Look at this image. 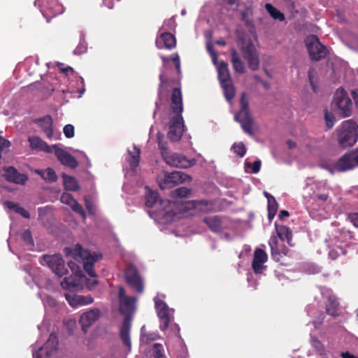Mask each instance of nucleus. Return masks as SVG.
Here are the masks:
<instances>
[{
	"label": "nucleus",
	"instance_id": "f257e3e1",
	"mask_svg": "<svg viewBox=\"0 0 358 358\" xmlns=\"http://www.w3.org/2000/svg\"><path fill=\"white\" fill-rule=\"evenodd\" d=\"M171 110L175 114L171 119V124L168 133L170 141L176 142L179 141L184 132V120L181 115L183 110L181 90L175 87L172 92Z\"/></svg>",
	"mask_w": 358,
	"mask_h": 358
},
{
	"label": "nucleus",
	"instance_id": "f03ea898",
	"mask_svg": "<svg viewBox=\"0 0 358 358\" xmlns=\"http://www.w3.org/2000/svg\"><path fill=\"white\" fill-rule=\"evenodd\" d=\"M120 301V313L125 315L122 324L120 329V338L122 343L127 348L128 352L131 351V342L130 338V331L131 327V317L129 315L134 309L136 298L128 296L122 299Z\"/></svg>",
	"mask_w": 358,
	"mask_h": 358
},
{
	"label": "nucleus",
	"instance_id": "7ed1b4c3",
	"mask_svg": "<svg viewBox=\"0 0 358 358\" xmlns=\"http://www.w3.org/2000/svg\"><path fill=\"white\" fill-rule=\"evenodd\" d=\"M237 43L249 68L256 71L259 68V53L248 34L238 32Z\"/></svg>",
	"mask_w": 358,
	"mask_h": 358
},
{
	"label": "nucleus",
	"instance_id": "20e7f679",
	"mask_svg": "<svg viewBox=\"0 0 358 358\" xmlns=\"http://www.w3.org/2000/svg\"><path fill=\"white\" fill-rule=\"evenodd\" d=\"M358 126L352 120L343 122L341 127L337 129L338 142L341 147H351L357 141Z\"/></svg>",
	"mask_w": 358,
	"mask_h": 358
},
{
	"label": "nucleus",
	"instance_id": "39448f33",
	"mask_svg": "<svg viewBox=\"0 0 358 358\" xmlns=\"http://www.w3.org/2000/svg\"><path fill=\"white\" fill-rule=\"evenodd\" d=\"M240 104L241 108L235 115V120L241 124L245 133L252 136L253 135V119L249 111V101L245 92L241 94Z\"/></svg>",
	"mask_w": 358,
	"mask_h": 358
},
{
	"label": "nucleus",
	"instance_id": "423d86ee",
	"mask_svg": "<svg viewBox=\"0 0 358 358\" xmlns=\"http://www.w3.org/2000/svg\"><path fill=\"white\" fill-rule=\"evenodd\" d=\"M158 145L160 149L162 158L169 166L187 169L192 166L195 163L194 160H190L182 155L170 153L168 148H166L159 141Z\"/></svg>",
	"mask_w": 358,
	"mask_h": 358
},
{
	"label": "nucleus",
	"instance_id": "0eeeda50",
	"mask_svg": "<svg viewBox=\"0 0 358 358\" xmlns=\"http://www.w3.org/2000/svg\"><path fill=\"white\" fill-rule=\"evenodd\" d=\"M305 42L312 60L320 61L326 57L327 52V48L320 43L317 36L310 35L308 36Z\"/></svg>",
	"mask_w": 358,
	"mask_h": 358
},
{
	"label": "nucleus",
	"instance_id": "6e6552de",
	"mask_svg": "<svg viewBox=\"0 0 358 358\" xmlns=\"http://www.w3.org/2000/svg\"><path fill=\"white\" fill-rule=\"evenodd\" d=\"M41 264L48 266L59 277H62L68 273L64 260L60 255H44L41 258Z\"/></svg>",
	"mask_w": 358,
	"mask_h": 358
},
{
	"label": "nucleus",
	"instance_id": "1a4fd4ad",
	"mask_svg": "<svg viewBox=\"0 0 358 358\" xmlns=\"http://www.w3.org/2000/svg\"><path fill=\"white\" fill-rule=\"evenodd\" d=\"M76 255L83 259V268L86 273L92 278H96L97 275L94 270V264L101 258V255L91 254L82 248L80 245L76 247Z\"/></svg>",
	"mask_w": 358,
	"mask_h": 358
},
{
	"label": "nucleus",
	"instance_id": "9d476101",
	"mask_svg": "<svg viewBox=\"0 0 358 358\" xmlns=\"http://www.w3.org/2000/svg\"><path fill=\"white\" fill-rule=\"evenodd\" d=\"M333 104L338 110L343 117L351 115L352 101L343 89L337 90L334 95Z\"/></svg>",
	"mask_w": 358,
	"mask_h": 358
},
{
	"label": "nucleus",
	"instance_id": "9b49d317",
	"mask_svg": "<svg viewBox=\"0 0 358 358\" xmlns=\"http://www.w3.org/2000/svg\"><path fill=\"white\" fill-rule=\"evenodd\" d=\"M124 276L127 283L135 289L138 293H142L144 290L143 280L138 268L133 264H129L124 271Z\"/></svg>",
	"mask_w": 358,
	"mask_h": 358
},
{
	"label": "nucleus",
	"instance_id": "f8f14e48",
	"mask_svg": "<svg viewBox=\"0 0 358 358\" xmlns=\"http://www.w3.org/2000/svg\"><path fill=\"white\" fill-rule=\"evenodd\" d=\"M358 166V148L344 154L335 164L339 171H346Z\"/></svg>",
	"mask_w": 358,
	"mask_h": 358
},
{
	"label": "nucleus",
	"instance_id": "ddd939ff",
	"mask_svg": "<svg viewBox=\"0 0 358 358\" xmlns=\"http://www.w3.org/2000/svg\"><path fill=\"white\" fill-rule=\"evenodd\" d=\"M187 178L189 176L181 171L165 172L163 179L159 182V185L162 189L172 188L185 181Z\"/></svg>",
	"mask_w": 358,
	"mask_h": 358
},
{
	"label": "nucleus",
	"instance_id": "4468645a",
	"mask_svg": "<svg viewBox=\"0 0 358 358\" xmlns=\"http://www.w3.org/2000/svg\"><path fill=\"white\" fill-rule=\"evenodd\" d=\"M58 343L56 334H50L49 339L43 346L41 347L38 352L33 353V358H49L53 352L57 351Z\"/></svg>",
	"mask_w": 358,
	"mask_h": 358
},
{
	"label": "nucleus",
	"instance_id": "2eb2a0df",
	"mask_svg": "<svg viewBox=\"0 0 358 358\" xmlns=\"http://www.w3.org/2000/svg\"><path fill=\"white\" fill-rule=\"evenodd\" d=\"M3 176L6 180L9 182L24 185L29 180L28 175L20 173L14 166L3 167Z\"/></svg>",
	"mask_w": 358,
	"mask_h": 358
},
{
	"label": "nucleus",
	"instance_id": "dca6fc26",
	"mask_svg": "<svg viewBox=\"0 0 358 358\" xmlns=\"http://www.w3.org/2000/svg\"><path fill=\"white\" fill-rule=\"evenodd\" d=\"M271 248L272 258L275 262H280L283 256H287L289 253V248L283 243H279L276 236H271L268 241Z\"/></svg>",
	"mask_w": 358,
	"mask_h": 358
},
{
	"label": "nucleus",
	"instance_id": "f3484780",
	"mask_svg": "<svg viewBox=\"0 0 358 358\" xmlns=\"http://www.w3.org/2000/svg\"><path fill=\"white\" fill-rule=\"evenodd\" d=\"M52 148L61 164L71 169H76L78 166L76 159L71 154L59 148L57 145H53Z\"/></svg>",
	"mask_w": 358,
	"mask_h": 358
},
{
	"label": "nucleus",
	"instance_id": "a211bd4d",
	"mask_svg": "<svg viewBox=\"0 0 358 358\" xmlns=\"http://www.w3.org/2000/svg\"><path fill=\"white\" fill-rule=\"evenodd\" d=\"M155 308L157 315L161 320L159 329L165 331L169 327L170 323V315L168 306L163 301L158 300L155 301Z\"/></svg>",
	"mask_w": 358,
	"mask_h": 358
},
{
	"label": "nucleus",
	"instance_id": "6ab92c4d",
	"mask_svg": "<svg viewBox=\"0 0 358 358\" xmlns=\"http://www.w3.org/2000/svg\"><path fill=\"white\" fill-rule=\"evenodd\" d=\"M268 255L266 252L261 249L257 248L255 250L252 267L256 274H260L263 273L264 269L266 266L264 264L267 261Z\"/></svg>",
	"mask_w": 358,
	"mask_h": 358
},
{
	"label": "nucleus",
	"instance_id": "aec40b11",
	"mask_svg": "<svg viewBox=\"0 0 358 358\" xmlns=\"http://www.w3.org/2000/svg\"><path fill=\"white\" fill-rule=\"evenodd\" d=\"M99 317V310L97 309L90 310L81 315L79 322L82 330L86 333L88 328L92 326Z\"/></svg>",
	"mask_w": 358,
	"mask_h": 358
},
{
	"label": "nucleus",
	"instance_id": "412c9836",
	"mask_svg": "<svg viewBox=\"0 0 358 358\" xmlns=\"http://www.w3.org/2000/svg\"><path fill=\"white\" fill-rule=\"evenodd\" d=\"M34 122L38 125L47 138L51 139L53 136L52 119L49 115L35 119Z\"/></svg>",
	"mask_w": 358,
	"mask_h": 358
},
{
	"label": "nucleus",
	"instance_id": "4be33fe9",
	"mask_svg": "<svg viewBox=\"0 0 358 358\" xmlns=\"http://www.w3.org/2000/svg\"><path fill=\"white\" fill-rule=\"evenodd\" d=\"M60 201L62 203L69 206L71 209L82 215L83 218L85 217V212L82 206L73 198L72 194L64 192L62 194Z\"/></svg>",
	"mask_w": 358,
	"mask_h": 358
},
{
	"label": "nucleus",
	"instance_id": "5701e85b",
	"mask_svg": "<svg viewBox=\"0 0 358 358\" xmlns=\"http://www.w3.org/2000/svg\"><path fill=\"white\" fill-rule=\"evenodd\" d=\"M65 297L70 306L74 308H76L78 306L91 304L94 301L91 296H71L69 294H66Z\"/></svg>",
	"mask_w": 358,
	"mask_h": 358
},
{
	"label": "nucleus",
	"instance_id": "b1692460",
	"mask_svg": "<svg viewBox=\"0 0 358 358\" xmlns=\"http://www.w3.org/2000/svg\"><path fill=\"white\" fill-rule=\"evenodd\" d=\"M28 141L31 149H38L47 153H51L53 151L52 146L49 145L38 136L29 137Z\"/></svg>",
	"mask_w": 358,
	"mask_h": 358
},
{
	"label": "nucleus",
	"instance_id": "393cba45",
	"mask_svg": "<svg viewBox=\"0 0 358 358\" xmlns=\"http://www.w3.org/2000/svg\"><path fill=\"white\" fill-rule=\"evenodd\" d=\"M275 227L278 237L280 239V241L284 242L286 241L288 245H292V234L289 228L284 225L277 224V223L275 224Z\"/></svg>",
	"mask_w": 358,
	"mask_h": 358
},
{
	"label": "nucleus",
	"instance_id": "a878e982",
	"mask_svg": "<svg viewBox=\"0 0 358 358\" xmlns=\"http://www.w3.org/2000/svg\"><path fill=\"white\" fill-rule=\"evenodd\" d=\"M231 62L234 71L239 73L245 72L244 63L241 59L240 56L234 48H231Z\"/></svg>",
	"mask_w": 358,
	"mask_h": 358
},
{
	"label": "nucleus",
	"instance_id": "bb28decb",
	"mask_svg": "<svg viewBox=\"0 0 358 358\" xmlns=\"http://www.w3.org/2000/svg\"><path fill=\"white\" fill-rule=\"evenodd\" d=\"M61 286L64 289L75 291L80 287V281L73 275L65 277L61 282Z\"/></svg>",
	"mask_w": 358,
	"mask_h": 358
},
{
	"label": "nucleus",
	"instance_id": "cd10ccee",
	"mask_svg": "<svg viewBox=\"0 0 358 358\" xmlns=\"http://www.w3.org/2000/svg\"><path fill=\"white\" fill-rule=\"evenodd\" d=\"M218 78L220 83H229L231 81V75L228 64L225 62H221L218 67Z\"/></svg>",
	"mask_w": 358,
	"mask_h": 358
},
{
	"label": "nucleus",
	"instance_id": "c85d7f7f",
	"mask_svg": "<svg viewBox=\"0 0 358 358\" xmlns=\"http://www.w3.org/2000/svg\"><path fill=\"white\" fill-rule=\"evenodd\" d=\"M203 222L213 232H220L222 229L221 220L217 216L205 217L203 219Z\"/></svg>",
	"mask_w": 358,
	"mask_h": 358
},
{
	"label": "nucleus",
	"instance_id": "c756f323",
	"mask_svg": "<svg viewBox=\"0 0 358 358\" xmlns=\"http://www.w3.org/2000/svg\"><path fill=\"white\" fill-rule=\"evenodd\" d=\"M162 205V200L159 197L157 192L149 189L145 196V206L148 208H153L157 203Z\"/></svg>",
	"mask_w": 358,
	"mask_h": 358
},
{
	"label": "nucleus",
	"instance_id": "7c9ffc66",
	"mask_svg": "<svg viewBox=\"0 0 358 358\" xmlns=\"http://www.w3.org/2000/svg\"><path fill=\"white\" fill-rule=\"evenodd\" d=\"M35 172L48 182H54L57 180V176L52 168H48L45 170L36 169Z\"/></svg>",
	"mask_w": 358,
	"mask_h": 358
},
{
	"label": "nucleus",
	"instance_id": "2f4dec72",
	"mask_svg": "<svg viewBox=\"0 0 358 358\" xmlns=\"http://www.w3.org/2000/svg\"><path fill=\"white\" fill-rule=\"evenodd\" d=\"M140 154L141 150L136 145L134 146L133 151H129V159H128V162L131 169L134 170L138 166L140 162Z\"/></svg>",
	"mask_w": 358,
	"mask_h": 358
},
{
	"label": "nucleus",
	"instance_id": "473e14b6",
	"mask_svg": "<svg viewBox=\"0 0 358 358\" xmlns=\"http://www.w3.org/2000/svg\"><path fill=\"white\" fill-rule=\"evenodd\" d=\"M64 189L68 191H77L79 189L78 182L76 178L63 175Z\"/></svg>",
	"mask_w": 358,
	"mask_h": 358
},
{
	"label": "nucleus",
	"instance_id": "72a5a7b5",
	"mask_svg": "<svg viewBox=\"0 0 358 358\" xmlns=\"http://www.w3.org/2000/svg\"><path fill=\"white\" fill-rule=\"evenodd\" d=\"M160 39L163 41L166 48L171 50L176 47V39L172 34L169 32L162 33L160 35Z\"/></svg>",
	"mask_w": 358,
	"mask_h": 358
},
{
	"label": "nucleus",
	"instance_id": "f704fd0d",
	"mask_svg": "<svg viewBox=\"0 0 358 358\" xmlns=\"http://www.w3.org/2000/svg\"><path fill=\"white\" fill-rule=\"evenodd\" d=\"M338 306L339 303L336 299L329 298V303L326 306V313L334 317H338Z\"/></svg>",
	"mask_w": 358,
	"mask_h": 358
},
{
	"label": "nucleus",
	"instance_id": "c9c22d12",
	"mask_svg": "<svg viewBox=\"0 0 358 358\" xmlns=\"http://www.w3.org/2000/svg\"><path fill=\"white\" fill-rule=\"evenodd\" d=\"M278 203L275 199L273 196L268 198V218L269 220L273 219L278 211Z\"/></svg>",
	"mask_w": 358,
	"mask_h": 358
},
{
	"label": "nucleus",
	"instance_id": "e433bc0d",
	"mask_svg": "<svg viewBox=\"0 0 358 358\" xmlns=\"http://www.w3.org/2000/svg\"><path fill=\"white\" fill-rule=\"evenodd\" d=\"M224 90V94L226 99L228 101H231L235 96V87L231 83V81L229 83H220Z\"/></svg>",
	"mask_w": 358,
	"mask_h": 358
},
{
	"label": "nucleus",
	"instance_id": "4c0bfd02",
	"mask_svg": "<svg viewBox=\"0 0 358 358\" xmlns=\"http://www.w3.org/2000/svg\"><path fill=\"white\" fill-rule=\"evenodd\" d=\"M265 8L274 20H278L279 21H283L285 20L284 14L271 3H266Z\"/></svg>",
	"mask_w": 358,
	"mask_h": 358
},
{
	"label": "nucleus",
	"instance_id": "58836bf2",
	"mask_svg": "<svg viewBox=\"0 0 358 358\" xmlns=\"http://www.w3.org/2000/svg\"><path fill=\"white\" fill-rule=\"evenodd\" d=\"M346 254L347 250L338 245L331 248L329 252V256L333 260L336 259L341 255H345Z\"/></svg>",
	"mask_w": 358,
	"mask_h": 358
},
{
	"label": "nucleus",
	"instance_id": "ea45409f",
	"mask_svg": "<svg viewBox=\"0 0 358 358\" xmlns=\"http://www.w3.org/2000/svg\"><path fill=\"white\" fill-rule=\"evenodd\" d=\"M231 149L237 155L241 157H243L246 153L245 145L242 142L234 143Z\"/></svg>",
	"mask_w": 358,
	"mask_h": 358
},
{
	"label": "nucleus",
	"instance_id": "a19ab883",
	"mask_svg": "<svg viewBox=\"0 0 358 358\" xmlns=\"http://www.w3.org/2000/svg\"><path fill=\"white\" fill-rule=\"evenodd\" d=\"M190 189L185 187H179L173 192V196L180 198H187L190 194Z\"/></svg>",
	"mask_w": 358,
	"mask_h": 358
},
{
	"label": "nucleus",
	"instance_id": "79ce46f5",
	"mask_svg": "<svg viewBox=\"0 0 358 358\" xmlns=\"http://www.w3.org/2000/svg\"><path fill=\"white\" fill-rule=\"evenodd\" d=\"M21 238L28 245L31 247L34 245L32 234L29 229L24 230L21 234Z\"/></svg>",
	"mask_w": 358,
	"mask_h": 358
},
{
	"label": "nucleus",
	"instance_id": "37998d69",
	"mask_svg": "<svg viewBox=\"0 0 358 358\" xmlns=\"http://www.w3.org/2000/svg\"><path fill=\"white\" fill-rule=\"evenodd\" d=\"M324 119L327 129H331L334 127L335 122L334 116L331 113H328L327 110H326L324 113Z\"/></svg>",
	"mask_w": 358,
	"mask_h": 358
},
{
	"label": "nucleus",
	"instance_id": "c03bdc74",
	"mask_svg": "<svg viewBox=\"0 0 358 358\" xmlns=\"http://www.w3.org/2000/svg\"><path fill=\"white\" fill-rule=\"evenodd\" d=\"M312 346L320 353H322L324 350V346L322 342L316 337H313L311 339Z\"/></svg>",
	"mask_w": 358,
	"mask_h": 358
},
{
	"label": "nucleus",
	"instance_id": "a18cd8bd",
	"mask_svg": "<svg viewBox=\"0 0 358 358\" xmlns=\"http://www.w3.org/2000/svg\"><path fill=\"white\" fill-rule=\"evenodd\" d=\"M154 352V358H166L162 353L163 346L160 343H155L153 345Z\"/></svg>",
	"mask_w": 358,
	"mask_h": 358
},
{
	"label": "nucleus",
	"instance_id": "49530a36",
	"mask_svg": "<svg viewBox=\"0 0 358 358\" xmlns=\"http://www.w3.org/2000/svg\"><path fill=\"white\" fill-rule=\"evenodd\" d=\"M261 164L260 160H256L253 163L246 162L245 165L248 167L252 168V172L253 173H257L260 170Z\"/></svg>",
	"mask_w": 358,
	"mask_h": 358
},
{
	"label": "nucleus",
	"instance_id": "de8ad7c7",
	"mask_svg": "<svg viewBox=\"0 0 358 358\" xmlns=\"http://www.w3.org/2000/svg\"><path fill=\"white\" fill-rule=\"evenodd\" d=\"M63 131L67 138H71L74 136V127L72 124L65 125Z\"/></svg>",
	"mask_w": 358,
	"mask_h": 358
},
{
	"label": "nucleus",
	"instance_id": "09e8293b",
	"mask_svg": "<svg viewBox=\"0 0 358 358\" xmlns=\"http://www.w3.org/2000/svg\"><path fill=\"white\" fill-rule=\"evenodd\" d=\"M143 337L145 340L146 343H150L157 340L159 336L157 333H147L143 334Z\"/></svg>",
	"mask_w": 358,
	"mask_h": 358
},
{
	"label": "nucleus",
	"instance_id": "8fccbe9b",
	"mask_svg": "<svg viewBox=\"0 0 358 358\" xmlns=\"http://www.w3.org/2000/svg\"><path fill=\"white\" fill-rule=\"evenodd\" d=\"M68 265H69V268L71 269V271L73 272H75L78 276H79V277L83 276L82 271L79 269V267L77 266L76 262L71 261L68 263Z\"/></svg>",
	"mask_w": 358,
	"mask_h": 358
},
{
	"label": "nucleus",
	"instance_id": "3c124183",
	"mask_svg": "<svg viewBox=\"0 0 358 358\" xmlns=\"http://www.w3.org/2000/svg\"><path fill=\"white\" fill-rule=\"evenodd\" d=\"M87 51V46L85 44L80 43L74 50V54L81 55Z\"/></svg>",
	"mask_w": 358,
	"mask_h": 358
},
{
	"label": "nucleus",
	"instance_id": "603ef678",
	"mask_svg": "<svg viewBox=\"0 0 358 358\" xmlns=\"http://www.w3.org/2000/svg\"><path fill=\"white\" fill-rule=\"evenodd\" d=\"M348 218L353 225L358 228V213H352L348 215Z\"/></svg>",
	"mask_w": 358,
	"mask_h": 358
},
{
	"label": "nucleus",
	"instance_id": "864d4df0",
	"mask_svg": "<svg viewBox=\"0 0 358 358\" xmlns=\"http://www.w3.org/2000/svg\"><path fill=\"white\" fill-rule=\"evenodd\" d=\"M11 145V143L10 141L4 138L2 136H0V147L1 148V150H3L4 148H8Z\"/></svg>",
	"mask_w": 358,
	"mask_h": 358
},
{
	"label": "nucleus",
	"instance_id": "5fc2aeb1",
	"mask_svg": "<svg viewBox=\"0 0 358 358\" xmlns=\"http://www.w3.org/2000/svg\"><path fill=\"white\" fill-rule=\"evenodd\" d=\"M16 213L20 214L24 218L29 219L30 217L29 213L27 210H26L24 208H22L20 206L19 208H17Z\"/></svg>",
	"mask_w": 358,
	"mask_h": 358
},
{
	"label": "nucleus",
	"instance_id": "6e6d98bb",
	"mask_svg": "<svg viewBox=\"0 0 358 358\" xmlns=\"http://www.w3.org/2000/svg\"><path fill=\"white\" fill-rule=\"evenodd\" d=\"M241 20L245 22L247 26L250 27L252 25V20L248 17L246 12L241 13Z\"/></svg>",
	"mask_w": 358,
	"mask_h": 358
},
{
	"label": "nucleus",
	"instance_id": "4d7b16f0",
	"mask_svg": "<svg viewBox=\"0 0 358 358\" xmlns=\"http://www.w3.org/2000/svg\"><path fill=\"white\" fill-rule=\"evenodd\" d=\"M59 69H60V71L65 73L66 75H68L69 74V72H73V69L72 67L71 66H67V67H65V68H63L62 66H63V64L62 63H58L57 64Z\"/></svg>",
	"mask_w": 358,
	"mask_h": 358
},
{
	"label": "nucleus",
	"instance_id": "13d9d810",
	"mask_svg": "<svg viewBox=\"0 0 358 358\" xmlns=\"http://www.w3.org/2000/svg\"><path fill=\"white\" fill-rule=\"evenodd\" d=\"M5 206L10 209V210H15V212L16 213V210H17V208H19L20 206H18V204L13 202V201H7L5 202Z\"/></svg>",
	"mask_w": 358,
	"mask_h": 358
},
{
	"label": "nucleus",
	"instance_id": "bf43d9fd",
	"mask_svg": "<svg viewBox=\"0 0 358 358\" xmlns=\"http://www.w3.org/2000/svg\"><path fill=\"white\" fill-rule=\"evenodd\" d=\"M5 206L10 209V210H15V212L16 213V210H17V208H19L20 206H18V204L13 202V201H7L5 202Z\"/></svg>",
	"mask_w": 358,
	"mask_h": 358
},
{
	"label": "nucleus",
	"instance_id": "052dcab7",
	"mask_svg": "<svg viewBox=\"0 0 358 358\" xmlns=\"http://www.w3.org/2000/svg\"><path fill=\"white\" fill-rule=\"evenodd\" d=\"M172 61L175 64L176 68L178 73L180 71V58L178 55H176L172 57Z\"/></svg>",
	"mask_w": 358,
	"mask_h": 358
},
{
	"label": "nucleus",
	"instance_id": "680f3d73",
	"mask_svg": "<svg viewBox=\"0 0 358 358\" xmlns=\"http://www.w3.org/2000/svg\"><path fill=\"white\" fill-rule=\"evenodd\" d=\"M159 80H160V84H159V90H158V96H159V97L160 98V99H162V86H163V85H164V75H163V74H160V76H159Z\"/></svg>",
	"mask_w": 358,
	"mask_h": 358
},
{
	"label": "nucleus",
	"instance_id": "e2e57ef3",
	"mask_svg": "<svg viewBox=\"0 0 358 358\" xmlns=\"http://www.w3.org/2000/svg\"><path fill=\"white\" fill-rule=\"evenodd\" d=\"M118 296H119V301L122 300V299H124L126 297H128L125 294V291L123 287H120L118 290Z\"/></svg>",
	"mask_w": 358,
	"mask_h": 358
},
{
	"label": "nucleus",
	"instance_id": "0e129e2a",
	"mask_svg": "<svg viewBox=\"0 0 358 358\" xmlns=\"http://www.w3.org/2000/svg\"><path fill=\"white\" fill-rule=\"evenodd\" d=\"M317 198L320 200V201H326L328 198H329V195L327 194H317Z\"/></svg>",
	"mask_w": 358,
	"mask_h": 358
},
{
	"label": "nucleus",
	"instance_id": "69168bd1",
	"mask_svg": "<svg viewBox=\"0 0 358 358\" xmlns=\"http://www.w3.org/2000/svg\"><path fill=\"white\" fill-rule=\"evenodd\" d=\"M289 215V213L287 210H282L280 212V213L278 215V217H279V219L282 220L284 217H288Z\"/></svg>",
	"mask_w": 358,
	"mask_h": 358
},
{
	"label": "nucleus",
	"instance_id": "338daca9",
	"mask_svg": "<svg viewBox=\"0 0 358 358\" xmlns=\"http://www.w3.org/2000/svg\"><path fill=\"white\" fill-rule=\"evenodd\" d=\"M341 357L343 358H357L353 355L350 354L349 352H345L341 353Z\"/></svg>",
	"mask_w": 358,
	"mask_h": 358
},
{
	"label": "nucleus",
	"instance_id": "774afa93",
	"mask_svg": "<svg viewBox=\"0 0 358 358\" xmlns=\"http://www.w3.org/2000/svg\"><path fill=\"white\" fill-rule=\"evenodd\" d=\"M86 208L90 213H94V209L92 203L90 201H86Z\"/></svg>",
	"mask_w": 358,
	"mask_h": 358
}]
</instances>
